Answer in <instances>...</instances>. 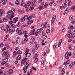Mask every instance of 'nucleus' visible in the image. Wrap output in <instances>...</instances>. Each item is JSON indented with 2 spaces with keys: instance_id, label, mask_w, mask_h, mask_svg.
Returning a JSON list of instances; mask_svg holds the SVG:
<instances>
[{
  "instance_id": "nucleus-1",
  "label": "nucleus",
  "mask_w": 75,
  "mask_h": 75,
  "mask_svg": "<svg viewBox=\"0 0 75 75\" xmlns=\"http://www.w3.org/2000/svg\"><path fill=\"white\" fill-rule=\"evenodd\" d=\"M14 12H15V9H11V10H10L8 12H7V14H9L8 15H7L6 16V17H7L8 19H9V20H12V19H13V17H14L13 15L14 14V13H13L12 14H11V13H14Z\"/></svg>"
},
{
  "instance_id": "nucleus-2",
  "label": "nucleus",
  "mask_w": 75,
  "mask_h": 75,
  "mask_svg": "<svg viewBox=\"0 0 75 75\" xmlns=\"http://www.w3.org/2000/svg\"><path fill=\"white\" fill-rule=\"evenodd\" d=\"M29 65H30L31 64H28V65L27 66H25L23 68V70L24 71V72L25 74L26 72H27V69L28 68V66Z\"/></svg>"
},
{
  "instance_id": "nucleus-3",
  "label": "nucleus",
  "mask_w": 75,
  "mask_h": 75,
  "mask_svg": "<svg viewBox=\"0 0 75 75\" xmlns=\"http://www.w3.org/2000/svg\"><path fill=\"white\" fill-rule=\"evenodd\" d=\"M66 66L69 68H72V66L69 63H66Z\"/></svg>"
},
{
  "instance_id": "nucleus-4",
  "label": "nucleus",
  "mask_w": 75,
  "mask_h": 75,
  "mask_svg": "<svg viewBox=\"0 0 75 75\" xmlns=\"http://www.w3.org/2000/svg\"><path fill=\"white\" fill-rule=\"evenodd\" d=\"M7 55H8V52L7 51H6L2 54V56H3V57H5V56H6Z\"/></svg>"
},
{
  "instance_id": "nucleus-5",
  "label": "nucleus",
  "mask_w": 75,
  "mask_h": 75,
  "mask_svg": "<svg viewBox=\"0 0 75 75\" xmlns=\"http://www.w3.org/2000/svg\"><path fill=\"white\" fill-rule=\"evenodd\" d=\"M68 11V8H67L66 10L64 11L63 13V15H65L66 14H67Z\"/></svg>"
},
{
  "instance_id": "nucleus-6",
  "label": "nucleus",
  "mask_w": 75,
  "mask_h": 75,
  "mask_svg": "<svg viewBox=\"0 0 75 75\" xmlns=\"http://www.w3.org/2000/svg\"><path fill=\"white\" fill-rule=\"evenodd\" d=\"M6 61H4L3 62V63H4V64H5L8 61V58L6 57L4 59H3V60H6Z\"/></svg>"
},
{
  "instance_id": "nucleus-7",
  "label": "nucleus",
  "mask_w": 75,
  "mask_h": 75,
  "mask_svg": "<svg viewBox=\"0 0 75 75\" xmlns=\"http://www.w3.org/2000/svg\"><path fill=\"white\" fill-rule=\"evenodd\" d=\"M14 20L15 21L14 22V23L15 24L16 23V21H18V17H16L14 18Z\"/></svg>"
},
{
  "instance_id": "nucleus-8",
  "label": "nucleus",
  "mask_w": 75,
  "mask_h": 75,
  "mask_svg": "<svg viewBox=\"0 0 75 75\" xmlns=\"http://www.w3.org/2000/svg\"><path fill=\"white\" fill-rule=\"evenodd\" d=\"M47 35H43L42 37L41 38V40H45L47 38Z\"/></svg>"
},
{
  "instance_id": "nucleus-9",
  "label": "nucleus",
  "mask_w": 75,
  "mask_h": 75,
  "mask_svg": "<svg viewBox=\"0 0 75 75\" xmlns=\"http://www.w3.org/2000/svg\"><path fill=\"white\" fill-rule=\"evenodd\" d=\"M65 74V69L64 68L61 71V74L62 75H63Z\"/></svg>"
},
{
  "instance_id": "nucleus-10",
  "label": "nucleus",
  "mask_w": 75,
  "mask_h": 75,
  "mask_svg": "<svg viewBox=\"0 0 75 75\" xmlns=\"http://www.w3.org/2000/svg\"><path fill=\"white\" fill-rule=\"evenodd\" d=\"M59 43V44H58V47H59L61 45V43H62V39H60Z\"/></svg>"
},
{
  "instance_id": "nucleus-11",
  "label": "nucleus",
  "mask_w": 75,
  "mask_h": 75,
  "mask_svg": "<svg viewBox=\"0 0 75 75\" xmlns=\"http://www.w3.org/2000/svg\"><path fill=\"white\" fill-rule=\"evenodd\" d=\"M21 55H19L18 56H17V58H16V60L17 61L18 60H20V59H21Z\"/></svg>"
},
{
  "instance_id": "nucleus-12",
  "label": "nucleus",
  "mask_w": 75,
  "mask_h": 75,
  "mask_svg": "<svg viewBox=\"0 0 75 75\" xmlns=\"http://www.w3.org/2000/svg\"><path fill=\"white\" fill-rule=\"evenodd\" d=\"M41 28H40V30H41V31H42V30H43V28H44V24L42 23L41 25Z\"/></svg>"
},
{
  "instance_id": "nucleus-13",
  "label": "nucleus",
  "mask_w": 75,
  "mask_h": 75,
  "mask_svg": "<svg viewBox=\"0 0 75 75\" xmlns=\"http://www.w3.org/2000/svg\"><path fill=\"white\" fill-rule=\"evenodd\" d=\"M35 28H34L32 30V33H30V34H32V35H34V31H35Z\"/></svg>"
},
{
  "instance_id": "nucleus-14",
  "label": "nucleus",
  "mask_w": 75,
  "mask_h": 75,
  "mask_svg": "<svg viewBox=\"0 0 75 75\" xmlns=\"http://www.w3.org/2000/svg\"><path fill=\"white\" fill-rule=\"evenodd\" d=\"M7 3V0H3L2 1V4L4 5Z\"/></svg>"
},
{
  "instance_id": "nucleus-15",
  "label": "nucleus",
  "mask_w": 75,
  "mask_h": 75,
  "mask_svg": "<svg viewBox=\"0 0 75 75\" xmlns=\"http://www.w3.org/2000/svg\"><path fill=\"white\" fill-rule=\"evenodd\" d=\"M6 28H7V30L6 33H7V32L8 31H9V30L10 29V27L7 25L6 26Z\"/></svg>"
},
{
  "instance_id": "nucleus-16",
  "label": "nucleus",
  "mask_w": 75,
  "mask_h": 75,
  "mask_svg": "<svg viewBox=\"0 0 75 75\" xmlns=\"http://www.w3.org/2000/svg\"><path fill=\"white\" fill-rule=\"evenodd\" d=\"M17 54L18 55H20L22 54V51L20 50H18L17 51Z\"/></svg>"
},
{
  "instance_id": "nucleus-17",
  "label": "nucleus",
  "mask_w": 75,
  "mask_h": 75,
  "mask_svg": "<svg viewBox=\"0 0 75 75\" xmlns=\"http://www.w3.org/2000/svg\"><path fill=\"white\" fill-rule=\"evenodd\" d=\"M69 55L68 54V52H67L65 54V57L66 58V59H68V56Z\"/></svg>"
},
{
  "instance_id": "nucleus-18",
  "label": "nucleus",
  "mask_w": 75,
  "mask_h": 75,
  "mask_svg": "<svg viewBox=\"0 0 75 75\" xmlns=\"http://www.w3.org/2000/svg\"><path fill=\"white\" fill-rule=\"evenodd\" d=\"M20 4V3L18 2V0H16L15 1V4L17 5H19Z\"/></svg>"
},
{
  "instance_id": "nucleus-19",
  "label": "nucleus",
  "mask_w": 75,
  "mask_h": 75,
  "mask_svg": "<svg viewBox=\"0 0 75 75\" xmlns=\"http://www.w3.org/2000/svg\"><path fill=\"white\" fill-rule=\"evenodd\" d=\"M72 40V38L70 37L68 40V42H70Z\"/></svg>"
},
{
  "instance_id": "nucleus-20",
  "label": "nucleus",
  "mask_w": 75,
  "mask_h": 75,
  "mask_svg": "<svg viewBox=\"0 0 75 75\" xmlns=\"http://www.w3.org/2000/svg\"><path fill=\"white\" fill-rule=\"evenodd\" d=\"M25 19L24 17H22L21 18V22H24L25 21Z\"/></svg>"
},
{
  "instance_id": "nucleus-21",
  "label": "nucleus",
  "mask_w": 75,
  "mask_h": 75,
  "mask_svg": "<svg viewBox=\"0 0 75 75\" xmlns=\"http://www.w3.org/2000/svg\"><path fill=\"white\" fill-rule=\"evenodd\" d=\"M28 62H23V65H25V66H26L27 65H28Z\"/></svg>"
},
{
  "instance_id": "nucleus-22",
  "label": "nucleus",
  "mask_w": 75,
  "mask_h": 75,
  "mask_svg": "<svg viewBox=\"0 0 75 75\" xmlns=\"http://www.w3.org/2000/svg\"><path fill=\"white\" fill-rule=\"evenodd\" d=\"M11 26L12 28H16V25L15 24H12Z\"/></svg>"
},
{
  "instance_id": "nucleus-23",
  "label": "nucleus",
  "mask_w": 75,
  "mask_h": 75,
  "mask_svg": "<svg viewBox=\"0 0 75 75\" xmlns=\"http://www.w3.org/2000/svg\"><path fill=\"white\" fill-rule=\"evenodd\" d=\"M66 7V2L63 4L62 6V8H65Z\"/></svg>"
},
{
  "instance_id": "nucleus-24",
  "label": "nucleus",
  "mask_w": 75,
  "mask_h": 75,
  "mask_svg": "<svg viewBox=\"0 0 75 75\" xmlns=\"http://www.w3.org/2000/svg\"><path fill=\"white\" fill-rule=\"evenodd\" d=\"M13 56L14 57H16V56H17V52L16 51L13 52Z\"/></svg>"
},
{
  "instance_id": "nucleus-25",
  "label": "nucleus",
  "mask_w": 75,
  "mask_h": 75,
  "mask_svg": "<svg viewBox=\"0 0 75 75\" xmlns=\"http://www.w3.org/2000/svg\"><path fill=\"white\" fill-rule=\"evenodd\" d=\"M31 54L28 52V54H27V55L26 56V57H30V55H31Z\"/></svg>"
},
{
  "instance_id": "nucleus-26",
  "label": "nucleus",
  "mask_w": 75,
  "mask_h": 75,
  "mask_svg": "<svg viewBox=\"0 0 75 75\" xmlns=\"http://www.w3.org/2000/svg\"><path fill=\"white\" fill-rule=\"evenodd\" d=\"M48 6V4L47 3H45V4L44 5V7L45 8H46V7H47Z\"/></svg>"
},
{
  "instance_id": "nucleus-27",
  "label": "nucleus",
  "mask_w": 75,
  "mask_h": 75,
  "mask_svg": "<svg viewBox=\"0 0 75 75\" xmlns=\"http://www.w3.org/2000/svg\"><path fill=\"white\" fill-rule=\"evenodd\" d=\"M26 4L25 3H21V6L22 5L23 7H25V6Z\"/></svg>"
},
{
  "instance_id": "nucleus-28",
  "label": "nucleus",
  "mask_w": 75,
  "mask_h": 75,
  "mask_svg": "<svg viewBox=\"0 0 75 75\" xmlns=\"http://www.w3.org/2000/svg\"><path fill=\"white\" fill-rule=\"evenodd\" d=\"M35 46L36 49L38 50V47H39V45H36Z\"/></svg>"
},
{
  "instance_id": "nucleus-29",
  "label": "nucleus",
  "mask_w": 75,
  "mask_h": 75,
  "mask_svg": "<svg viewBox=\"0 0 75 75\" xmlns=\"http://www.w3.org/2000/svg\"><path fill=\"white\" fill-rule=\"evenodd\" d=\"M20 22L19 21L17 23V24L16 25V26H17V27H20Z\"/></svg>"
},
{
  "instance_id": "nucleus-30",
  "label": "nucleus",
  "mask_w": 75,
  "mask_h": 75,
  "mask_svg": "<svg viewBox=\"0 0 75 75\" xmlns=\"http://www.w3.org/2000/svg\"><path fill=\"white\" fill-rule=\"evenodd\" d=\"M28 33H26L24 35V37L26 38L28 37Z\"/></svg>"
},
{
  "instance_id": "nucleus-31",
  "label": "nucleus",
  "mask_w": 75,
  "mask_h": 75,
  "mask_svg": "<svg viewBox=\"0 0 75 75\" xmlns=\"http://www.w3.org/2000/svg\"><path fill=\"white\" fill-rule=\"evenodd\" d=\"M9 30L10 33H11V34H13V29H11L10 30Z\"/></svg>"
},
{
  "instance_id": "nucleus-32",
  "label": "nucleus",
  "mask_w": 75,
  "mask_h": 75,
  "mask_svg": "<svg viewBox=\"0 0 75 75\" xmlns=\"http://www.w3.org/2000/svg\"><path fill=\"white\" fill-rule=\"evenodd\" d=\"M73 26L71 25H70V26H69L68 27V29H72V28L73 29Z\"/></svg>"
},
{
  "instance_id": "nucleus-33",
  "label": "nucleus",
  "mask_w": 75,
  "mask_h": 75,
  "mask_svg": "<svg viewBox=\"0 0 75 75\" xmlns=\"http://www.w3.org/2000/svg\"><path fill=\"white\" fill-rule=\"evenodd\" d=\"M9 74H13V71L11 69L9 70Z\"/></svg>"
},
{
  "instance_id": "nucleus-34",
  "label": "nucleus",
  "mask_w": 75,
  "mask_h": 75,
  "mask_svg": "<svg viewBox=\"0 0 75 75\" xmlns=\"http://www.w3.org/2000/svg\"><path fill=\"white\" fill-rule=\"evenodd\" d=\"M3 10H1V12L0 13V17H1L2 16H3Z\"/></svg>"
},
{
  "instance_id": "nucleus-35",
  "label": "nucleus",
  "mask_w": 75,
  "mask_h": 75,
  "mask_svg": "<svg viewBox=\"0 0 75 75\" xmlns=\"http://www.w3.org/2000/svg\"><path fill=\"white\" fill-rule=\"evenodd\" d=\"M31 2L30 1H29L27 2V4L28 5V6H30V4H31Z\"/></svg>"
},
{
  "instance_id": "nucleus-36",
  "label": "nucleus",
  "mask_w": 75,
  "mask_h": 75,
  "mask_svg": "<svg viewBox=\"0 0 75 75\" xmlns=\"http://www.w3.org/2000/svg\"><path fill=\"white\" fill-rule=\"evenodd\" d=\"M24 18L25 19V20H27L28 18V16L25 15Z\"/></svg>"
},
{
  "instance_id": "nucleus-37",
  "label": "nucleus",
  "mask_w": 75,
  "mask_h": 75,
  "mask_svg": "<svg viewBox=\"0 0 75 75\" xmlns=\"http://www.w3.org/2000/svg\"><path fill=\"white\" fill-rule=\"evenodd\" d=\"M38 60V58L37 57L35 59V62H37V61Z\"/></svg>"
},
{
  "instance_id": "nucleus-38",
  "label": "nucleus",
  "mask_w": 75,
  "mask_h": 75,
  "mask_svg": "<svg viewBox=\"0 0 75 75\" xmlns=\"http://www.w3.org/2000/svg\"><path fill=\"white\" fill-rule=\"evenodd\" d=\"M40 30V29L37 30L36 32L37 33H38V34H39V33H40V32H41V31Z\"/></svg>"
},
{
  "instance_id": "nucleus-39",
  "label": "nucleus",
  "mask_w": 75,
  "mask_h": 75,
  "mask_svg": "<svg viewBox=\"0 0 75 75\" xmlns=\"http://www.w3.org/2000/svg\"><path fill=\"white\" fill-rule=\"evenodd\" d=\"M55 18H56V16L55 15H54L53 16L52 20H55Z\"/></svg>"
},
{
  "instance_id": "nucleus-40",
  "label": "nucleus",
  "mask_w": 75,
  "mask_h": 75,
  "mask_svg": "<svg viewBox=\"0 0 75 75\" xmlns=\"http://www.w3.org/2000/svg\"><path fill=\"white\" fill-rule=\"evenodd\" d=\"M44 62L45 63V60H42V61L41 64V65H42V64H43Z\"/></svg>"
},
{
  "instance_id": "nucleus-41",
  "label": "nucleus",
  "mask_w": 75,
  "mask_h": 75,
  "mask_svg": "<svg viewBox=\"0 0 75 75\" xmlns=\"http://www.w3.org/2000/svg\"><path fill=\"white\" fill-rule=\"evenodd\" d=\"M34 40H33L32 39H31L30 41V44H33L34 42Z\"/></svg>"
},
{
  "instance_id": "nucleus-42",
  "label": "nucleus",
  "mask_w": 75,
  "mask_h": 75,
  "mask_svg": "<svg viewBox=\"0 0 75 75\" xmlns=\"http://www.w3.org/2000/svg\"><path fill=\"white\" fill-rule=\"evenodd\" d=\"M57 45L55 44H54L53 45V48H57V46H56Z\"/></svg>"
},
{
  "instance_id": "nucleus-43",
  "label": "nucleus",
  "mask_w": 75,
  "mask_h": 75,
  "mask_svg": "<svg viewBox=\"0 0 75 75\" xmlns=\"http://www.w3.org/2000/svg\"><path fill=\"white\" fill-rule=\"evenodd\" d=\"M19 34L20 35H21L22 34V32H21V30H19V31L18 32Z\"/></svg>"
},
{
  "instance_id": "nucleus-44",
  "label": "nucleus",
  "mask_w": 75,
  "mask_h": 75,
  "mask_svg": "<svg viewBox=\"0 0 75 75\" xmlns=\"http://www.w3.org/2000/svg\"><path fill=\"white\" fill-rule=\"evenodd\" d=\"M70 20H72L73 19V18H72V16H70L69 18Z\"/></svg>"
},
{
  "instance_id": "nucleus-45",
  "label": "nucleus",
  "mask_w": 75,
  "mask_h": 75,
  "mask_svg": "<svg viewBox=\"0 0 75 75\" xmlns=\"http://www.w3.org/2000/svg\"><path fill=\"white\" fill-rule=\"evenodd\" d=\"M3 21L5 22H7V19L6 18H4L3 19Z\"/></svg>"
},
{
  "instance_id": "nucleus-46",
  "label": "nucleus",
  "mask_w": 75,
  "mask_h": 75,
  "mask_svg": "<svg viewBox=\"0 0 75 75\" xmlns=\"http://www.w3.org/2000/svg\"><path fill=\"white\" fill-rule=\"evenodd\" d=\"M71 8L72 10H74V9H75V6H73Z\"/></svg>"
},
{
  "instance_id": "nucleus-47",
  "label": "nucleus",
  "mask_w": 75,
  "mask_h": 75,
  "mask_svg": "<svg viewBox=\"0 0 75 75\" xmlns=\"http://www.w3.org/2000/svg\"><path fill=\"white\" fill-rule=\"evenodd\" d=\"M66 30L65 28H63L62 30V32H65V31Z\"/></svg>"
},
{
  "instance_id": "nucleus-48",
  "label": "nucleus",
  "mask_w": 75,
  "mask_h": 75,
  "mask_svg": "<svg viewBox=\"0 0 75 75\" xmlns=\"http://www.w3.org/2000/svg\"><path fill=\"white\" fill-rule=\"evenodd\" d=\"M13 21H10L9 23V24H13Z\"/></svg>"
},
{
  "instance_id": "nucleus-49",
  "label": "nucleus",
  "mask_w": 75,
  "mask_h": 75,
  "mask_svg": "<svg viewBox=\"0 0 75 75\" xmlns=\"http://www.w3.org/2000/svg\"><path fill=\"white\" fill-rule=\"evenodd\" d=\"M35 37H33L31 39L32 40H33V41H34V40H35Z\"/></svg>"
},
{
  "instance_id": "nucleus-50",
  "label": "nucleus",
  "mask_w": 75,
  "mask_h": 75,
  "mask_svg": "<svg viewBox=\"0 0 75 75\" xmlns=\"http://www.w3.org/2000/svg\"><path fill=\"white\" fill-rule=\"evenodd\" d=\"M31 16H32V17H33L34 18H35V15L34 14H32Z\"/></svg>"
},
{
  "instance_id": "nucleus-51",
  "label": "nucleus",
  "mask_w": 75,
  "mask_h": 75,
  "mask_svg": "<svg viewBox=\"0 0 75 75\" xmlns=\"http://www.w3.org/2000/svg\"><path fill=\"white\" fill-rule=\"evenodd\" d=\"M1 29L2 30H4V27L2 26H1L0 27Z\"/></svg>"
},
{
  "instance_id": "nucleus-52",
  "label": "nucleus",
  "mask_w": 75,
  "mask_h": 75,
  "mask_svg": "<svg viewBox=\"0 0 75 75\" xmlns=\"http://www.w3.org/2000/svg\"><path fill=\"white\" fill-rule=\"evenodd\" d=\"M32 17L31 16H30L28 18V19L27 20H31V19Z\"/></svg>"
},
{
  "instance_id": "nucleus-53",
  "label": "nucleus",
  "mask_w": 75,
  "mask_h": 75,
  "mask_svg": "<svg viewBox=\"0 0 75 75\" xmlns=\"http://www.w3.org/2000/svg\"><path fill=\"white\" fill-rule=\"evenodd\" d=\"M28 38H25L24 39V41H28Z\"/></svg>"
},
{
  "instance_id": "nucleus-54",
  "label": "nucleus",
  "mask_w": 75,
  "mask_h": 75,
  "mask_svg": "<svg viewBox=\"0 0 75 75\" xmlns=\"http://www.w3.org/2000/svg\"><path fill=\"white\" fill-rule=\"evenodd\" d=\"M15 50H19V48L18 47H17L15 48Z\"/></svg>"
},
{
  "instance_id": "nucleus-55",
  "label": "nucleus",
  "mask_w": 75,
  "mask_h": 75,
  "mask_svg": "<svg viewBox=\"0 0 75 75\" xmlns=\"http://www.w3.org/2000/svg\"><path fill=\"white\" fill-rule=\"evenodd\" d=\"M32 2L33 3H35L36 2V0H32Z\"/></svg>"
},
{
  "instance_id": "nucleus-56",
  "label": "nucleus",
  "mask_w": 75,
  "mask_h": 75,
  "mask_svg": "<svg viewBox=\"0 0 75 75\" xmlns=\"http://www.w3.org/2000/svg\"><path fill=\"white\" fill-rule=\"evenodd\" d=\"M30 8H27V9L26 10V11H30Z\"/></svg>"
},
{
  "instance_id": "nucleus-57",
  "label": "nucleus",
  "mask_w": 75,
  "mask_h": 75,
  "mask_svg": "<svg viewBox=\"0 0 75 75\" xmlns=\"http://www.w3.org/2000/svg\"><path fill=\"white\" fill-rule=\"evenodd\" d=\"M46 33H47V34H48V33H50V30L49 29H47V31H46Z\"/></svg>"
},
{
  "instance_id": "nucleus-58",
  "label": "nucleus",
  "mask_w": 75,
  "mask_h": 75,
  "mask_svg": "<svg viewBox=\"0 0 75 75\" xmlns=\"http://www.w3.org/2000/svg\"><path fill=\"white\" fill-rule=\"evenodd\" d=\"M54 20L53 19H52L51 21V25L53 23H54Z\"/></svg>"
},
{
  "instance_id": "nucleus-59",
  "label": "nucleus",
  "mask_w": 75,
  "mask_h": 75,
  "mask_svg": "<svg viewBox=\"0 0 75 75\" xmlns=\"http://www.w3.org/2000/svg\"><path fill=\"white\" fill-rule=\"evenodd\" d=\"M42 8V6H40L39 7V9H41Z\"/></svg>"
},
{
  "instance_id": "nucleus-60",
  "label": "nucleus",
  "mask_w": 75,
  "mask_h": 75,
  "mask_svg": "<svg viewBox=\"0 0 75 75\" xmlns=\"http://www.w3.org/2000/svg\"><path fill=\"white\" fill-rule=\"evenodd\" d=\"M67 54H68V55H69V56H71V52L68 53Z\"/></svg>"
},
{
  "instance_id": "nucleus-61",
  "label": "nucleus",
  "mask_w": 75,
  "mask_h": 75,
  "mask_svg": "<svg viewBox=\"0 0 75 75\" xmlns=\"http://www.w3.org/2000/svg\"><path fill=\"white\" fill-rule=\"evenodd\" d=\"M32 52H33V54H34V52H35V49H33L32 50Z\"/></svg>"
},
{
  "instance_id": "nucleus-62",
  "label": "nucleus",
  "mask_w": 75,
  "mask_h": 75,
  "mask_svg": "<svg viewBox=\"0 0 75 75\" xmlns=\"http://www.w3.org/2000/svg\"><path fill=\"white\" fill-rule=\"evenodd\" d=\"M3 71H1V72H0V75H3Z\"/></svg>"
},
{
  "instance_id": "nucleus-63",
  "label": "nucleus",
  "mask_w": 75,
  "mask_h": 75,
  "mask_svg": "<svg viewBox=\"0 0 75 75\" xmlns=\"http://www.w3.org/2000/svg\"><path fill=\"white\" fill-rule=\"evenodd\" d=\"M73 31L75 32V27H74L72 29Z\"/></svg>"
},
{
  "instance_id": "nucleus-64",
  "label": "nucleus",
  "mask_w": 75,
  "mask_h": 75,
  "mask_svg": "<svg viewBox=\"0 0 75 75\" xmlns=\"http://www.w3.org/2000/svg\"><path fill=\"white\" fill-rule=\"evenodd\" d=\"M75 37V33H74L72 35L73 38H74Z\"/></svg>"
}]
</instances>
